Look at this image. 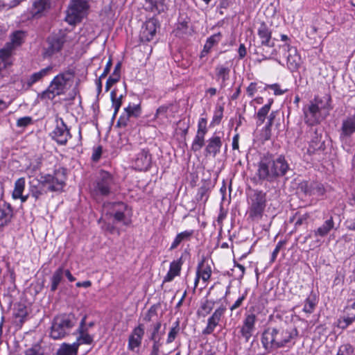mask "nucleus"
<instances>
[{
  "mask_svg": "<svg viewBox=\"0 0 355 355\" xmlns=\"http://www.w3.org/2000/svg\"><path fill=\"white\" fill-rule=\"evenodd\" d=\"M290 170V165L284 156L279 155L275 159L263 157L258 162L253 181L261 184L263 182L273 183L284 176Z\"/></svg>",
  "mask_w": 355,
  "mask_h": 355,
  "instance_id": "obj_1",
  "label": "nucleus"
},
{
  "mask_svg": "<svg viewBox=\"0 0 355 355\" xmlns=\"http://www.w3.org/2000/svg\"><path fill=\"white\" fill-rule=\"evenodd\" d=\"M298 332L291 327H268L261 335V343L263 347L271 351L286 345H293Z\"/></svg>",
  "mask_w": 355,
  "mask_h": 355,
  "instance_id": "obj_2",
  "label": "nucleus"
},
{
  "mask_svg": "<svg viewBox=\"0 0 355 355\" xmlns=\"http://www.w3.org/2000/svg\"><path fill=\"white\" fill-rule=\"evenodd\" d=\"M330 101L329 96H315L303 108L305 123L309 125H314L322 121L331 109Z\"/></svg>",
  "mask_w": 355,
  "mask_h": 355,
  "instance_id": "obj_3",
  "label": "nucleus"
},
{
  "mask_svg": "<svg viewBox=\"0 0 355 355\" xmlns=\"http://www.w3.org/2000/svg\"><path fill=\"white\" fill-rule=\"evenodd\" d=\"M73 78L74 72L72 70L60 73L53 78L47 89L42 93V98L53 100L57 96L64 94L71 87Z\"/></svg>",
  "mask_w": 355,
  "mask_h": 355,
  "instance_id": "obj_4",
  "label": "nucleus"
},
{
  "mask_svg": "<svg viewBox=\"0 0 355 355\" xmlns=\"http://www.w3.org/2000/svg\"><path fill=\"white\" fill-rule=\"evenodd\" d=\"M114 184L112 175L102 170L90 187L91 195L96 200L101 197L108 196L112 192Z\"/></svg>",
  "mask_w": 355,
  "mask_h": 355,
  "instance_id": "obj_5",
  "label": "nucleus"
},
{
  "mask_svg": "<svg viewBox=\"0 0 355 355\" xmlns=\"http://www.w3.org/2000/svg\"><path fill=\"white\" fill-rule=\"evenodd\" d=\"M77 319L73 314H62L54 318L51 327L50 336L54 339H61L69 334L76 325Z\"/></svg>",
  "mask_w": 355,
  "mask_h": 355,
  "instance_id": "obj_6",
  "label": "nucleus"
},
{
  "mask_svg": "<svg viewBox=\"0 0 355 355\" xmlns=\"http://www.w3.org/2000/svg\"><path fill=\"white\" fill-rule=\"evenodd\" d=\"M266 193L261 190H253L248 198V214L252 220L262 218L266 207Z\"/></svg>",
  "mask_w": 355,
  "mask_h": 355,
  "instance_id": "obj_7",
  "label": "nucleus"
},
{
  "mask_svg": "<svg viewBox=\"0 0 355 355\" xmlns=\"http://www.w3.org/2000/svg\"><path fill=\"white\" fill-rule=\"evenodd\" d=\"M89 0H70L65 20L70 25L80 22L87 15Z\"/></svg>",
  "mask_w": 355,
  "mask_h": 355,
  "instance_id": "obj_8",
  "label": "nucleus"
},
{
  "mask_svg": "<svg viewBox=\"0 0 355 355\" xmlns=\"http://www.w3.org/2000/svg\"><path fill=\"white\" fill-rule=\"evenodd\" d=\"M257 35L261 40V46H258V49L261 50L262 59L268 60L277 56V51L276 49H272L270 51L264 49V47H274V43L271 42L272 31L265 22L261 23L257 29Z\"/></svg>",
  "mask_w": 355,
  "mask_h": 355,
  "instance_id": "obj_9",
  "label": "nucleus"
},
{
  "mask_svg": "<svg viewBox=\"0 0 355 355\" xmlns=\"http://www.w3.org/2000/svg\"><path fill=\"white\" fill-rule=\"evenodd\" d=\"M42 184H46L50 192H61L66 185L67 171L60 167L54 170L53 174L41 175Z\"/></svg>",
  "mask_w": 355,
  "mask_h": 355,
  "instance_id": "obj_10",
  "label": "nucleus"
},
{
  "mask_svg": "<svg viewBox=\"0 0 355 355\" xmlns=\"http://www.w3.org/2000/svg\"><path fill=\"white\" fill-rule=\"evenodd\" d=\"M55 126L51 133V136L60 145H65L69 139L71 137L69 129L62 118L57 116L55 119Z\"/></svg>",
  "mask_w": 355,
  "mask_h": 355,
  "instance_id": "obj_11",
  "label": "nucleus"
},
{
  "mask_svg": "<svg viewBox=\"0 0 355 355\" xmlns=\"http://www.w3.org/2000/svg\"><path fill=\"white\" fill-rule=\"evenodd\" d=\"M298 190L305 196H322L326 191L324 185L318 182L302 181L298 185Z\"/></svg>",
  "mask_w": 355,
  "mask_h": 355,
  "instance_id": "obj_12",
  "label": "nucleus"
},
{
  "mask_svg": "<svg viewBox=\"0 0 355 355\" xmlns=\"http://www.w3.org/2000/svg\"><path fill=\"white\" fill-rule=\"evenodd\" d=\"M279 50L284 52V55L286 58L288 69L291 71H296L301 64V58L297 53L296 48L291 46L290 44H284L279 46Z\"/></svg>",
  "mask_w": 355,
  "mask_h": 355,
  "instance_id": "obj_13",
  "label": "nucleus"
},
{
  "mask_svg": "<svg viewBox=\"0 0 355 355\" xmlns=\"http://www.w3.org/2000/svg\"><path fill=\"white\" fill-rule=\"evenodd\" d=\"M152 155L148 149H141L132 158V167L137 171H145L151 166Z\"/></svg>",
  "mask_w": 355,
  "mask_h": 355,
  "instance_id": "obj_14",
  "label": "nucleus"
},
{
  "mask_svg": "<svg viewBox=\"0 0 355 355\" xmlns=\"http://www.w3.org/2000/svg\"><path fill=\"white\" fill-rule=\"evenodd\" d=\"M161 327V321H157L148 329L149 339L153 342L151 355H159V348L163 345L162 338L164 332L160 331Z\"/></svg>",
  "mask_w": 355,
  "mask_h": 355,
  "instance_id": "obj_15",
  "label": "nucleus"
},
{
  "mask_svg": "<svg viewBox=\"0 0 355 355\" xmlns=\"http://www.w3.org/2000/svg\"><path fill=\"white\" fill-rule=\"evenodd\" d=\"M226 307L220 306L217 308L212 315L208 318L206 327L202 330L203 335H210L215 330L216 327L219 324L225 313Z\"/></svg>",
  "mask_w": 355,
  "mask_h": 355,
  "instance_id": "obj_16",
  "label": "nucleus"
},
{
  "mask_svg": "<svg viewBox=\"0 0 355 355\" xmlns=\"http://www.w3.org/2000/svg\"><path fill=\"white\" fill-rule=\"evenodd\" d=\"M257 316L254 313L246 314L240 329V334L248 343L255 330Z\"/></svg>",
  "mask_w": 355,
  "mask_h": 355,
  "instance_id": "obj_17",
  "label": "nucleus"
},
{
  "mask_svg": "<svg viewBox=\"0 0 355 355\" xmlns=\"http://www.w3.org/2000/svg\"><path fill=\"white\" fill-rule=\"evenodd\" d=\"M108 212L117 222H123L124 225H128L125 220V212L127 211V205L122 202L110 203L107 205Z\"/></svg>",
  "mask_w": 355,
  "mask_h": 355,
  "instance_id": "obj_18",
  "label": "nucleus"
},
{
  "mask_svg": "<svg viewBox=\"0 0 355 355\" xmlns=\"http://www.w3.org/2000/svg\"><path fill=\"white\" fill-rule=\"evenodd\" d=\"M335 228V222L332 216L326 219L324 223L318 228L314 230L312 234H309L306 239L311 238L312 236L316 238H324Z\"/></svg>",
  "mask_w": 355,
  "mask_h": 355,
  "instance_id": "obj_19",
  "label": "nucleus"
},
{
  "mask_svg": "<svg viewBox=\"0 0 355 355\" xmlns=\"http://www.w3.org/2000/svg\"><path fill=\"white\" fill-rule=\"evenodd\" d=\"M144 335V328L142 324H139L134 328L128 338V349L134 351L135 348L139 347L141 344V340Z\"/></svg>",
  "mask_w": 355,
  "mask_h": 355,
  "instance_id": "obj_20",
  "label": "nucleus"
},
{
  "mask_svg": "<svg viewBox=\"0 0 355 355\" xmlns=\"http://www.w3.org/2000/svg\"><path fill=\"white\" fill-rule=\"evenodd\" d=\"M156 21L153 19L146 21L141 27L140 33L141 40L146 42L152 40L156 33Z\"/></svg>",
  "mask_w": 355,
  "mask_h": 355,
  "instance_id": "obj_21",
  "label": "nucleus"
},
{
  "mask_svg": "<svg viewBox=\"0 0 355 355\" xmlns=\"http://www.w3.org/2000/svg\"><path fill=\"white\" fill-rule=\"evenodd\" d=\"M222 144L221 137L214 135L207 140V144L205 148V155H211L215 157L220 153Z\"/></svg>",
  "mask_w": 355,
  "mask_h": 355,
  "instance_id": "obj_22",
  "label": "nucleus"
},
{
  "mask_svg": "<svg viewBox=\"0 0 355 355\" xmlns=\"http://www.w3.org/2000/svg\"><path fill=\"white\" fill-rule=\"evenodd\" d=\"M355 132V115L347 117L343 121L340 137L342 139L350 137Z\"/></svg>",
  "mask_w": 355,
  "mask_h": 355,
  "instance_id": "obj_23",
  "label": "nucleus"
},
{
  "mask_svg": "<svg viewBox=\"0 0 355 355\" xmlns=\"http://www.w3.org/2000/svg\"><path fill=\"white\" fill-rule=\"evenodd\" d=\"M230 66L228 63L218 64L215 68L216 78L218 81H220V87H225V82L230 79Z\"/></svg>",
  "mask_w": 355,
  "mask_h": 355,
  "instance_id": "obj_24",
  "label": "nucleus"
},
{
  "mask_svg": "<svg viewBox=\"0 0 355 355\" xmlns=\"http://www.w3.org/2000/svg\"><path fill=\"white\" fill-rule=\"evenodd\" d=\"M13 51L10 46H5L0 49V73L12 64V55Z\"/></svg>",
  "mask_w": 355,
  "mask_h": 355,
  "instance_id": "obj_25",
  "label": "nucleus"
},
{
  "mask_svg": "<svg viewBox=\"0 0 355 355\" xmlns=\"http://www.w3.org/2000/svg\"><path fill=\"white\" fill-rule=\"evenodd\" d=\"M183 260L182 257L177 260L173 261L170 264L167 274L164 277V282H170L173 281L175 277L179 276Z\"/></svg>",
  "mask_w": 355,
  "mask_h": 355,
  "instance_id": "obj_26",
  "label": "nucleus"
},
{
  "mask_svg": "<svg viewBox=\"0 0 355 355\" xmlns=\"http://www.w3.org/2000/svg\"><path fill=\"white\" fill-rule=\"evenodd\" d=\"M47 42L48 47L45 50V55L51 56L62 49L64 40L60 37H53L49 38Z\"/></svg>",
  "mask_w": 355,
  "mask_h": 355,
  "instance_id": "obj_27",
  "label": "nucleus"
},
{
  "mask_svg": "<svg viewBox=\"0 0 355 355\" xmlns=\"http://www.w3.org/2000/svg\"><path fill=\"white\" fill-rule=\"evenodd\" d=\"M222 37L223 35L220 32H218L209 37L206 40L202 51L200 52V58L205 57L211 51L213 46L218 44L220 42Z\"/></svg>",
  "mask_w": 355,
  "mask_h": 355,
  "instance_id": "obj_28",
  "label": "nucleus"
},
{
  "mask_svg": "<svg viewBox=\"0 0 355 355\" xmlns=\"http://www.w3.org/2000/svg\"><path fill=\"white\" fill-rule=\"evenodd\" d=\"M48 191V187H46V184H42L41 176L38 180L37 184H30L29 187V194L35 198V201H37L42 195L46 194Z\"/></svg>",
  "mask_w": 355,
  "mask_h": 355,
  "instance_id": "obj_29",
  "label": "nucleus"
},
{
  "mask_svg": "<svg viewBox=\"0 0 355 355\" xmlns=\"http://www.w3.org/2000/svg\"><path fill=\"white\" fill-rule=\"evenodd\" d=\"M26 37V33L24 31H14L10 36V42H7L5 46H10L11 50L14 51L17 46H21Z\"/></svg>",
  "mask_w": 355,
  "mask_h": 355,
  "instance_id": "obj_30",
  "label": "nucleus"
},
{
  "mask_svg": "<svg viewBox=\"0 0 355 355\" xmlns=\"http://www.w3.org/2000/svg\"><path fill=\"white\" fill-rule=\"evenodd\" d=\"M125 111L127 114L128 118H119L118 120V125L119 126H126L127 121L130 116L138 117L141 114V107L139 104L135 105H129L127 107L125 108Z\"/></svg>",
  "mask_w": 355,
  "mask_h": 355,
  "instance_id": "obj_31",
  "label": "nucleus"
},
{
  "mask_svg": "<svg viewBox=\"0 0 355 355\" xmlns=\"http://www.w3.org/2000/svg\"><path fill=\"white\" fill-rule=\"evenodd\" d=\"M51 8L50 0H35L33 4V15L35 17H41L43 12Z\"/></svg>",
  "mask_w": 355,
  "mask_h": 355,
  "instance_id": "obj_32",
  "label": "nucleus"
},
{
  "mask_svg": "<svg viewBox=\"0 0 355 355\" xmlns=\"http://www.w3.org/2000/svg\"><path fill=\"white\" fill-rule=\"evenodd\" d=\"M193 233L194 231L192 230H185L180 233H178L175 237L173 241L172 242L169 248V250H173L176 249L183 241H190L193 235Z\"/></svg>",
  "mask_w": 355,
  "mask_h": 355,
  "instance_id": "obj_33",
  "label": "nucleus"
},
{
  "mask_svg": "<svg viewBox=\"0 0 355 355\" xmlns=\"http://www.w3.org/2000/svg\"><path fill=\"white\" fill-rule=\"evenodd\" d=\"M12 216V210L9 204L3 203L0 205V227L8 224Z\"/></svg>",
  "mask_w": 355,
  "mask_h": 355,
  "instance_id": "obj_34",
  "label": "nucleus"
},
{
  "mask_svg": "<svg viewBox=\"0 0 355 355\" xmlns=\"http://www.w3.org/2000/svg\"><path fill=\"white\" fill-rule=\"evenodd\" d=\"M64 269L62 266L55 270L51 277V291L55 292L64 277Z\"/></svg>",
  "mask_w": 355,
  "mask_h": 355,
  "instance_id": "obj_35",
  "label": "nucleus"
},
{
  "mask_svg": "<svg viewBox=\"0 0 355 355\" xmlns=\"http://www.w3.org/2000/svg\"><path fill=\"white\" fill-rule=\"evenodd\" d=\"M53 68V66L50 65L37 72L33 73L28 80V84L29 85H32L42 80L44 77L49 75L52 72Z\"/></svg>",
  "mask_w": 355,
  "mask_h": 355,
  "instance_id": "obj_36",
  "label": "nucleus"
},
{
  "mask_svg": "<svg viewBox=\"0 0 355 355\" xmlns=\"http://www.w3.org/2000/svg\"><path fill=\"white\" fill-rule=\"evenodd\" d=\"M196 273L204 282H207L211 277L212 273L211 268L209 264L202 261L198 266Z\"/></svg>",
  "mask_w": 355,
  "mask_h": 355,
  "instance_id": "obj_37",
  "label": "nucleus"
},
{
  "mask_svg": "<svg viewBox=\"0 0 355 355\" xmlns=\"http://www.w3.org/2000/svg\"><path fill=\"white\" fill-rule=\"evenodd\" d=\"M314 136L309 142V146L307 149V152L309 154H313L318 150L322 148L324 141L321 140V136H319L317 133L316 130L313 132Z\"/></svg>",
  "mask_w": 355,
  "mask_h": 355,
  "instance_id": "obj_38",
  "label": "nucleus"
},
{
  "mask_svg": "<svg viewBox=\"0 0 355 355\" xmlns=\"http://www.w3.org/2000/svg\"><path fill=\"white\" fill-rule=\"evenodd\" d=\"M317 304V296L315 293L311 292L304 301L303 311L309 314L312 313L314 311Z\"/></svg>",
  "mask_w": 355,
  "mask_h": 355,
  "instance_id": "obj_39",
  "label": "nucleus"
},
{
  "mask_svg": "<svg viewBox=\"0 0 355 355\" xmlns=\"http://www.w3.org/2000/svg\"><path fill=\"white\" fill-rule=\"evenodd\" d=\"M78 347L75 343L72 344L62 343L58 349L57 355H76Z\"/></svg>",
  "mask_w": 355,
  "mask_h": 355,
  "instance_id": "obj_40",
  "label": "nucleus"
},
{
  "mask_svg": "<svg viewBox=\"0 0 355 355\" xmlns=\"http://www.w3.org/2000/svg\"><path fill=\"white\" fill-rule=\"evenodd\" d=\"M148 8L153 12L160 13L166 9V0H148Z\"/></svg>",
  "mask_w": 355,
  "mask_h": 355,
  "instance_id": "obj_41",
  "label": "nucleus"
},
{
  "mask_svg": "<svg viewBox=\"0 0 355 355\" xmlns=\"http://www.w3.org/2000/svg\"><path fill=\"white\" fill-rule=\"evenodd\" d=\"M214 301L206 300L205 302L201 303V305L198 310V315L205 317L207 315L210 313L214 306Z\"/></svg>",
  "mask_w": 355,
  "mask_h": 355,
  "instance_id": "obj_42",
  "label": "nucleus"
},
{
  "mask_svg": "<svg viewBox=\"0 0 355 355\" xmlns=\"http://www.w3.org/2000/svg\"><path fill=\"white\" fill-rule=\"evenodd\" d=\"M25 189V179L20 178L17 179L15 182V188L12 191V198L14 199H19L21 197V194L23 193Z\"/></svg>",
  "mask_w": 355,
  "mask_h": 355,
  "instance_id": "obj_43",
  "label": "nucleus"
},
{
  "mask_svg": "<svg viewBox=\"0 0 355 355\" xmlns=\"http://www.w3.org/2000/svg\"><path fill=\"white\" fill-rule=\"evenodd\" d=\"M78 336L76 337L77 346L79 347L80 345H91L94 341V336L89 334H84L81 332H77Z\"/></svg>",
  "mask_w": 355,
  "mask_h": 355,
  "instance_id": "obj_44",
  "label": "nucleus"
},
{
  "mask_svg": "<svg viewBox=\"0 0 355 355\" xmlns=\"http://www.w3.org/2000/svg\"><path fill=\"white\" fill-rule=\"evenodd\" d=\"M205 135L204 134L196 133L191 147L193 152H198L205 145Z\"/></svg>",
  "mask_w": 355,
  "mask_h": 355,
  "instance_id": "obj_45",
  "label": "nucleus"
},
{
  "mask_svg": "<svg viewBox=\"0 0 355 355\" xmlns=\"http://www.w3.org/2000/svg\"><path fill=\"white\" fill-rule=\"evenodd\" d=\"M272 102V100H270L268 103L266 104L259 110L257 114L259 121L258 125H261L264 122L266 116L270 110V106Z\"/></svg>",
  "mask_w": 355,
  "mask_h": 355,
  "instance_id": "obj_46",
  "label": "nucleus"
},
{
  "mask_svg": "<svg viewBox=\"0 0 355 355\" xmlns=\"http://www.w3.org/2000/svg\"><path fill=\"white\" fill-rule=\"evenodd\" d=\"M180 331V321L176 320L168 334L166 343L169 344L174 341Z\"/></svg>",
  "mask_w": 355,
  "mask_h": 355,
  "instance_id": "obj_47",
  "label": "nucleus"
},
{
  "mask_svg": "<svg viewBox=\"0 0 355 355\" xmlns=\"http://www.w3.org/2000/svg\"><path fill=\"white\" fill-rule=\"evenodd\" d=\"M112 107L114 109V114L116 115L122 104L123 95L121 94L119 97L116 96L115 90H112L110 93Z\"/></svg>",
  "mask_w": 355,
  "mask_h": 355,
  "instance_id": "obj_48",
  "label": "nucleus"
},
{
  "mask_svg": "<svg viewBox=\"0 0 355 355\" xmlns=\"http://www.w3.org/2000/svg\"><path fill=\"white\" fill-rule=\"evenodd\" d=\"M209 198V189L206 187H201L198 189L196 200L205 204Z\"/></svg>",
  "mask_w": 355,
  "mask_h": 355,
  "instance_id": "obj_49",
  "label": "nucleus"
},
{
  "mask_svg": "<svg viewBox=\"0 0 355 355\" xmlns=\"http://www.w3.org/2000/svg\"><path fill=\"white\" fill-rule=\"evenodd\" d=\"M336 355H354V350L350 344H343L338 347Z\"/></svg>",
  "mask_w": 355,
  "mask_h": 355,
  "instance_id": "obj_50",
  "label": "nucleus"
},
{
  "mask_svg": "<svg viewBox=\"0 0 355 355\" xmlns=\"http://www.w3.org/2000/svg\"><path fill=\"white\" fill-rule=\"evenodd\" d=\"M44 349L39 344L33 345L25 351V355H44Z\"/></svg>",
  "mask_w": 355,
  "mask_h": 355,
  "instance_id": "obj_51",
  "label": "nucleus"
},
{
  "mask_svg": "<svg viewBox=\"0 0 355 355\" xmlns=\"http://www.w3.org/2000/svg\"><path fill=\"white\" fill-rule=\"evenodd\" d=\"M223 116V107L220 106L214 112V114L213 116L212 121L211 122V125H218Z\"/></svg>",
  "mask_w": 355,
  "mask_h": 355,
  "instance_id": "obj_52",
  "label": "nucleus"
},
{
  "mask_svg": "<svg viewBox=\"0 0 355 355\" xmlns=\"http://www.w3.org/2000/svg\"><path fill=\"white\" fill-rule=\"evenodd\" d=\"M345 315L349 317V319L354 321L355 320V301L349 303L345 309Z\"/></svg>",
  "mask_w": 355,
  "mask_h": 355,
  "instance_id": "obj_53",
  "label": "nucleus"
},
{
  "mask_svg": "<svg viewBox=\"0 0 355 355\" xmlns=\"http://www.w3.org/2000/svg\"><path fill=\"white\" fill-rule=\"evenodd\" d=\"M157 315V307L155 305H153L147 311L145 315L144 316L143 320L146 322H149L153 320V318Z\"/></svg>",
  "mask_w": 355,
  "mask_h": 355,
  "instance_id": "obj_54",
  "label": "nucleus"
},
{
  "mask_svg": "<svg viewBox=\"0 0 355 355\" xmlns=\"http://www.w3.org/2000/svg\"><path fill=\"white\" fill-rule=\"evenodd\" d=\"M33 122V119L31 116H24L19 118L17 121V126L19 128H26Z\"/></svg>",
  "mask_w": 355,
  "mask_h": 355,
  "instance_id": "obj_55",
  "label": "nucleus"
},
{
  "mask_svg": "<svg viewBox=\"0 0 355 355\" xmlns=\"http://www.w3.org/2000/svg\"><path fill=\"white\" fill-rule=\"evenodd\" d=\"M207 132V119L200 118L198 123V130L196 133L206 135Z\"/></svg>",
  "mask_w": 355,
  "mask_h": 355,
  "instance_id": "obj_56",
  "label": "nucleus"
},
{
  "mask_svg": "<svg viewBox=\"0 0 355 355\" xmlns=\"http://www.w3.org/2000/svg\"><path fill=\"white\" fill-rule=\"evenodd\" d=\"M230 5V0H220L219 3L217 6V11L220 15H224V10L229 8Z\"/></svg>",
  "mask_w": 355,
  "mask_h": 355,
  "instance_id": "obj_57",
  "label": "nucleus"
},
{
  "mask_svg": "<svg viewBox=\"0 0 355 355\" xmlns=\"http://www.w3.org/2000/svg\"><path fill=\"white\" fill-rule=\"evenodd\" d=\"M286 244V241H279L277 244L276 245V247L274 249L272 253V256H271V259H270V261L271 262H274L277 257V254H279V250H281V248Z\"/></svg>",
  "mask_w": 355,
  "mask_h": 355,
  "instance_id": "obj_58",
  "label": "nucleus"
},
{
  "mask_svg": "<svg viewBox=\"0 0 355 355\" xmlns=\"http://www.w3.org/2000/svg\"><path fill=\"white\" fill-rule=\"evenodd\" d=\"M86 318H87V316L85 315L81 319L80 324H79V327L77 329V332H81V333H84V334H89V328L86 325Z\"/></svg>",
  "mask_w": 355,
  "mask_h": 355,
  "instance_id": "obj_59",
  "label": "nucleus"
},
{
  "mask_svg": "<svg viewBox=\"0 0 355 355\" xmlns=\"http://www.w3.org/2000/svg\"><path fill=\"white\" fill-rule=\"evenodd\" d=\"M354 321L349 319V317L344 315L343 319H339L338 321V327L342 329H346Z\"/></svg>",
  "mask_w": 355,
  "mask_h": 355,
  "instance_id": "obj_60",
  "label": "nucleus"
},
{
  "mask_svg": "<svg viewBox=\"0 0 355 355\" xmlns=\"http://www.w3.org/2000/svg\"><path fill=\"white\" fill-rule=\"evenodd\" d=\"M168 111V107L166 106H161L159 107L156 112L155 117L157 119H164L167 118L166 113Z\"/></svg>",
  "mask_w": 355,
  "mask_h": 355,
  "instance_id": "obj_61",
  "label": "nucleus"
},
{
  "mask_svg": "<svg viewBox=\"0 0 355 355\" xmlns=\"http://www.w3.org/2000/svg\"><path fill=\"white\" fill-rule=\"evenodd\" d=\"M245 297H246V294H243L241 296H240L236 301L230 307V310L231 311H233L236 309H237L238 308H239L243 301L245 300Z\"/></svg>",
  "mask_w": 355,
  "mask_h": 355,
  "instance_id": "obj_62",
  "label": "nucleus"
},
{
  "mask_svg": "<svg viewBox=\"0 0 355 355\" xmlns=\"http://www.w3.org/2000/svg\"><path fill=\"white\" fill-rule=\"evenodd\" d=\"M309 217V216L307 214L300 215L295 223V227L297 228L299 226L302 225L303 224H306Z\"/></svg>",
  "mask_w": 355,
  "mask_h": 355,
  "instance_id": "obj_63",
  "label": "nucleus"
},
{
  "mask_svg": "<svg viewBox=\"0 0 355 355\" xmlns=\"http://www.w3.org/2000/svg\"><path fill=\"white\" fill-rule=\"evenodd\" d=\"M257 92V83H251L246 89V92L250 97H252Z\"/></svg>",
  "mask_w": 355,
  "mask_h": 355,
  "instance_id": "obj_64",
  "label": "nucleus"
}]
</instances>
